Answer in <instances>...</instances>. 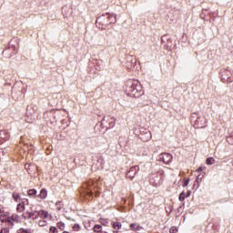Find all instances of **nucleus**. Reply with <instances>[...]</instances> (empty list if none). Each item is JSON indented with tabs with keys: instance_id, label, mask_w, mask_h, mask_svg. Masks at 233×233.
Segmentation results:
<instances>
[{
	"instance_id": "f257e3e1",
	"label": "nucleus",
	"mask_w": 233,
	"mask_h": 233,
	"mask_svg": "<svg viewBox=\"0 0 233 233\" xmlns=\"http://www.w3.org/2000/svg\"><path fill=\"white\" fill-rule=\"evenodd\" d=\"M126 92L129 97H141L145 92L143 91V86L137 80H130L127 83Z\"/></svg>"
},
{
	"instance_id": "f03ea898",
	"label": "nucleus",
	"mask_w": 233,
	"mask_h": 233,
	"mask_svg": "<svg viewBox=\"0 0 233 233\" xmlns=\"http://www.w3.org/2000/svg\"><path fill=\"white\" fill-rule=\"evenodd\" d=\"M149 183L153 187H159L163 183V173H151L149 175Z\"/></svg>"
},
{
	"instance_id": "7ed1b4c3",
	"label": "nucleus",
	"mask_w": 233,
	"mask_h": 233,
	"mask_svg": "<svg viewBox=\"0 0 233 233\" xmlns=\"http://www.w3.org/2000/svg\"><path fill=\"white\" fill-rule=\"evenodd\" d=\"M160 161H163L165 165H168L169 163H172V155L169 153H162L159 155Z\"/></svg>"
},
{
	"instance_id": "20e7f679",
	"label": "nucleus",
	"mask_w": 233,
	"mask_h": 233,
	"mask_svg": "<svg viewBox=\"0 0 233 233\" xmlns=\"http://www.w3.org/2000/svg\"><path fill=\"white\" fill-rule=\"evenodd\" d=\"M137 172H139V166L132 167L127 173V177H128L129 179H134Z\"/></svg>"
},
{
	"instance_id": "39448f33",
	"label": "nucleus",
	"mask_w": 233,
	"mask_h": 233,
	"mask_svg": "<svg viewBox=\"0 0 233 233\" xmlns=\"http://www.w3.org/2000/svg\"><path fill=\"white\" fill-rule=\"evenodd\" d=\"M129 228L130 230H133L134 232H141V230H143V227H141L139 224L137 223H132L129 225Z\"/></svg>"
},
{
	"instance_id": "423d86ee",
	"label": "nucleus",
	"mask_w": 233,
	"mask_h": 233,
	"mask_svg": "<svg viewBox=\"0 0 233 233\" xmlns=\"http://www.w3.org/2000/svg\"><path fill=\"white\" fill-rule=\"evenodd\" d=\"M26 116H27V119H25V121L27 123H32V121H34V119H35V116H34V112H32V109H27Z\"/></svg>"
},
{
	"instance_id": "0eeeda50",
	"label": "nucleus",
	"mask_w": 233,
	"mask_h": 233,
	"mask_svg": "<svg viewBox=\"0 0 233 233\" xmlns=\"http://www.w3.org/2000/svg\"><path fill=\"white\" fill-rule=\"evenodd\" d=\"M36 214H38V218H40V219H48V218H50L48 212L45 210L36 211Z\"/></svg>"
},
{
	"instance_id": "6e6552de",
	"label": "nucleus",
	"mask_w": 233,
	"mask_h": 233,
	"mask_svg": "<svg viewBox=\"0 0 233 233\" xmlns=\"http://www.w3.org/2000/svg\"><path fill=\"white\" fill-rule=\"evenodd\" d=\"M0 138L4 141H8L10 139V133L7 130L0 131Z\"/></svg>"
},
{
	"instance_id": "1a4fd4ad",
	"label": "nucleus",
	"mask_w": 233,
	"mask_h": 233,
	"mask_svg": "<svg viewBox=\"0 0 233 233\" xmlns=\"http://www.w3.org/2000/svg\"><path fill=\"white\" fill-rule=\"evenodd\" d=\"M34 216V212L25 211L22 214V218L24 219H32V217Z\"/></svg>"
},
{
	"instance_id": "9d476101",
	"label": "nucleus",
	"mask_w": 233,
	"mask_h": 233,
	"mask_svg": "<svg viewBox=\"0 0 233 233\" xmlns=\"http://www.w3.org/2000/svg\"><path fill=\"white\" fill-rule=\"evenodd\" d=\"M12 198H13L14 201H15V203H20L21 202V195H19V193L14 192L12 194Z\"/></svg>"
},
{
	"instance_id": "9b49d317",
	"label": "nucleus",
	"mask_w": 233,
	"mask_h": 233,
	"mask_svg": "<svg viewBox=\"0 0 233 233\" xmlns=\"http://www.w3.org/2000/svg\"><path fill=\"white\" fill-rule=\"evenodd\" d=\"M16 211L21 213L25 212V202H19L16 206Z\"/></svg>"
},
{
	"instance_id": "f8f14e48",
	"label": "nucleus",
	"mask_w": 233,
	"mask_h": 233,
	"mask_svg": "<svg viewBox=\"0 0 233 233\" xmlns=\"http://www.w3.org/2000/svg\"><path fill=\"white\" fill-rule=\"evenodd\" d=\"M11 219H13L14 223H21V221H22L21 216H19L17 214H13L11 216Z\"/></svg>"
},
{
	"instance_id": "ddd939ff",
	"label": "nucleus",
	"mask_w": 233,
	"mask_h": 233,
	"mask_svg": "<svg viewBox=\"0 0 233 233\" xmlns=\"http://www.w3.org/2000/svg\"><path fill=\"white\" fill-rule=\"evenodd\" d=\"M112 227L114 228V230H121V228L123 227V225L121 224V222H112Z\"/></svg>"
},
{
	"instance_id": "4468645a",
	"label": "nucleus",
	"mask_w": 233,
	"mask_h": 233,
	"mask_svg": "<svg viewBox=\"0 0 233 233\" xmlns=\"http://www.w3.org/2000/svg\"><path fill=\"white\" fill-rule=\"evenodd\" d=\"M94 232L96 233H102L103 232V227L101 225H95L93 228Z\"/></svg>"
},
{
	"instance_id": "2eb2a0df",
	"label": "nucleus",
	"mask_w": 233,
	"mask_h": 233,
	"mask_svg": "<svg viewBox=\"0 0 233 233\" xmlns=\"http://www.w3.org/2000/svg\"><path fill=\"white\" fill-rule=\"evenodd\" d=\"M46 196H47L46 189H41L40 194H39V198L41 199H46Z\"/></svg>"
},
{
	"instance_id": "dca6fc26",
	"label": "nucleus",
	"mask_w": 233,
	"mask_h": 233,
	"mask_svg": "<svg viewBox=\"0 0 233 233\" xmlns=\"http://www.w3.org/2000/svg\"><path fill=\"white\" fill-rule=\"evenodd\" d=\"M214 163H216V159H214L212 157L206 159V165H214Z\"/></svg>"
},
{
	"instance_id": "f3484780",
	"label": "nucleus",
	"mask_w": 233,
	"mask_h": 233,
	"mask_svg": "<svg viewBox=\"0 0 233 233\" xmlns=\"http://www.w3.org/2000/svg\"><path fill=\"white\" fill-rule=\"evenodd\" d=\"M187 198H188L186 194L185 191H182L178 197V200L179 201H185V199H187Z\"/></svg>"
},
{
	"instance_id": "a211bd4d",
	"label": "nucleus",
	"mask_w": 233,
	"mask_h": 233,
	"mask_svg": "<svg viewBox=\"0 0 233 233\" xmlns=\"http://www.w3.org/2000/svg\"><path fill=\"white\" fill-rule=\"evenodd\" d=\"M48 225V221L46 219H41L38 221V226L39 227H46Z\"/></svg>"
},
{
	"instance_id": "6ab92c4d",
	"label": "nucleus",
	"mask_w": 233,
	"mask_h": 233,
	"mask_svg": "<svg viewBox=\"0 0 233 233\" xmlns=\"http://www.w3.org/2000/svg\"><path fill=\"white\" fill-rule=\"evenodd\" d=\"M110 25H112V23H116V15H109L108 17H107Z\"/></svg>"
},
{
	"instance_id": "aec40b11",
	"label": "nucleus",
	"mask_w": 233,
	"mask_h": 233,
	"mask_svg": "<svg viewBox=\"0 0 233 233\" xmlns=\"http://www.w3.org/2000/svg\"><path fill=\"white\" fill-rule=\"evenodd\" d=\"M5 222L7 223L8 227H10L11 228L12 227H14V220L12 219V217H8Z\"/></svg>"
},
{
	"instance_id": "412c9836",
	"label": "nucleus",
	"mask_w": 233,
	"mask_h": 233,
	"mask_svg": "<svg viewBox=\"0 0 233 233\" xmlns=\"http://www.w3.org/2000/svg\"><path fill=\"white\" fill-rule=\"evenodd\" d=\"M135 63H136V60H131V62H127L126 65L127 68H128V70H130L132 68L133 65H135Z\"/></svg>"
},
{
	"instance_id": "4be33fe9",
	"label": "nucleus",
	"mask_w": 233,
	"mask_h": 233,
	"mask_svg": "<svg viewBox=\"0 0 233 233\" xmlns=\"http://www.w3.org/2000/svg\"><path fill=\"white\" fill-rule=\"evenodd\" d=\"M35 194H37V190H35V189L27 190V195L28 196H35Z\"/></svg>"
},
{
	"instance_id": "5701e85b",
	"label": "nucleus",
	"mask_w": 233,
	"mask_h": 233,
	"mask_svg": "<svg viewBox=\"0 0 233 233\" xmlns=\"http://www.w3.org/2000/svg\"><path fill=\"white\" fill-rule=\"evenodd\" d=\"M56 206V210L58 211L63 210V204L61 202H57Z\"/></svg>"
},
{
	"instance_id": "b1692460",
	"label": "nucleus",
	"mask_w": 233,
	"mask_h": 233,
	"mask_svg": "<svg viewBox=\"0 0 233 233\" xmlns=\"http://www.w3.org/2000/svg\"><path fill=\"white\" fill-rule=\"evenodd\" d=\"M57 228H58L60 230H65V223H63V222H58V223H57Z\"/></svg>"
},
{
	"instance_id": "393cba45",
	"label": "nucleus",
	"mask_w": 233,
	"mask_h": 233,
	"mask_svg": "<svg viewBox=\"0 0 233 233\" xmlns=\"http://www.w3.org/2000/svg\"><path fill=\"white\" fill-rule=\"evenodd\" d=\"M116 125V118L112 117L111 121L109 122V127L111 128H114V126Z\"/></svg>"
},
{
	"instance_id": "a878e982",
	"label": "nucleus",
	"mask_w": 233,
	"mask_h": 233,
	"mask_svg": "<svg viewBox=\"0 0 233 233\" xmlns=\"http://www.w3.org/2000/svg\"><path fill=\"white\" fill-rule=\"evenodd\" d=\"M31 219H33L34 221L35 219H39V215L35 212H33V217L31 218Z\"/></svg>"
},
{
	"instance_id": "bb28decb",
	"label": "nucleus",
	"mask_w": 233,
	"mask_h": 233,
	"mask_svg": "<svg viewBox=\"0 0 233 233\" xmlns=\"http://www.w3.org/2000/svg\"><path fill=\"white\" fill-rule=\"evenodd\" d=\"M57 232V228L56 227H51L49 228V233H56Z\"/></svg>"
},
{
	"instance_id": "cd10ccee",
	"label": "nucleus",
	"mask_w": 233,
	"mask_h": 233,
	"mask_svg": "<svg viewBox=\"0 0 233 233\" xmlns=\"http://www.w3.org/2000/svg\"><path fill=\"white\" fill-rule=\"evenodd\" d=\"M189 184H190V178H187L183 184V187H188Z\"/></svg>"
},
{
	"instance_id": "c85d7f7f",
	"label": "nucleus",
	"mask_w": 233,
	"mask_h": 233,
	"mask_svg": "<svg viewBox=\"0 0 233 233\" xmlns=\"http://www.w3.org/2000/svg\"><path fill=\"white\" fill-rule=\"evenodd\" d=\"M177 228L176 227H172L170 229H169V233H177Z\"/></svg>"
},
{
	"instance_id": "c756f323",
	"label": "nucleus",
	"mask_w": 233,
	"mask_h": 233,
	"mask_svg": "<svg viewBox=\"0 0 233 233\" xmlns=\"http://www.w3.org/2000/svg\"><path fill=\"white\" fill-rule=\"evenodd\" d=\"M228 141L229 143H232L233 144V132L230 134V136L228 137Z\"/></svg>"
},
{
	"instance_id": "7c9ffc66",
	"label": "nucleus",
	"mask_w": 233,
	"mask_h": 233,
	"mask_svg": "<svg viewBox=\"0 0 233 233\" xmlns=\"http://www.w3.org/2000/svg\"><path fill=\"white\" fill-rule=\"evenodd\" d=\"M0 233H10V230L6 228H4L0 230Z\"/></svg>"
},
{
	"instance_id": "2f4dec72",
	"label": "nucleus",
	"mask_w": 233,
	"mask_h": 233,
	"mask_svg": "<svg viewBox=\"0 0 233 233\" xmlns=\"http://www.w3.org/2000/svg\"><path fill=\"white\" fill-rule=\"evenodd\" d=\"M101 223L102 225H104V227H106L108 225V221L106 219H102Z\"/></svg>"
},
{
	"instance_id": "473e14b6",
	"label": "nucleus",
	"mask_w": 233,
	"mask_h": 233,
	"mask_svg": "<svg viewBox=\"0 0 233 233\" xmlns=\"http://www.w3.org/2000/svg\"><path fill=\"white\" fill-rule=\"evenodd\" d=\"M18 233H29V232H28V229L20 228Z\"/></svg>"
},
{
	"instance_id": "72a5a7b5",
	"label": "nucleus",
	"mask_w": 233,
	"mask_h": 233,
	"mask_svg": "<svg viewBox=\"0 0 233 233\" xmlns=\"http://www.w3.org/2000/svg\"><path fill=\"white\" fill-rule=\"evenodd\" d=\"M205 167H199L198 169H197V172H203V170H205Z\"/></svg>"
},
{
	"instance_id": "f704fd0d",
	"label": "nucleus",
	"mask_w": 233,
	"mask_h": 233,
	"mask_svg": "<svg viewBox=\"0 0 233 233\" xmlns=\"http://www.w3.org/2000/svg\"><path fill=\"white\" fill-rule=\"evenodd\" d=\"M73 228H75V230H79V225H75Z\"/></svg>"
},
{
	"instance_id": "c9c22d12",
	"label": "nucleus",
	"mask_w": 233,
	"mask_h": 233,
	"mask_svg": "<svg viewBox=\"0 0 233 233\" xmlns=\"http://www.w3.org/2000/svg\"><path fill=\"white\" fill-rule=\"evenodd\" d=\"M190 194H191L190 191L186 192V196H187V198H190Z\"/></svg>"
},
{
	"instance_id": "e433bc0d",
	"label": "nucleus",
	"mask_w": 233,
	"mask_h": 233,
	"mask_svg": "<svg viewBox=\"0 0 233 233\" xmlns=\"http://www.w3.org/2000/svg\"><path fill=\"white\" fill-rule=\"evenodd\" d=\"M113 233H119V229H114Z\"/></svg>"
},
{
	"instance_id": "4c0bfd02",
	"label": "nucleus",
	"mask_w": 233,
	"mask_h": 233,
	"mask_svg": "<svg viewBox=\"0 0 233 233\" xmlns=\"http://www.w3.org/2000/svg\"><path fill=\"white\" fill-rule=\"evenodd\" d=\"M25 168H28L29 167H30V165L29 164H25Z\"/></svg>"
},
{
	"instance_id": "58836bf2",
	"label": "nucleus",
	"mask_w": 233,
	"mask_h": 233,
	"mask_svg": "<svg viewBox=\"0 0 233 233\" xmlns=\"http://www.w3.org/2000/svg\"><path fill=\"white\" fill-rule=\"evenodd\" d=\"M102 233H108V232H106V231H103Z\"/></svg>"
}]
</instances>
